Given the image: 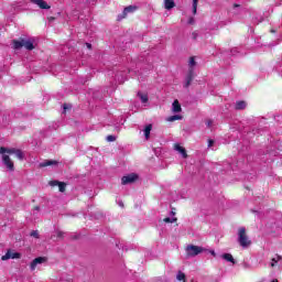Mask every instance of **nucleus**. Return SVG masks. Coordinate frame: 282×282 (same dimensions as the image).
Listing matches in <instances>:
<instances>
[{"label": "nucleus", "mask_w": 282, "mask_h": 282, "mask_svg": "<svg viewBox=\"0 0 282 282\" xmlns=\"http://www.w3.org/2000/svg\"><path fill=\"white\" fill-rule=\"evenodd\" d=\"M0 155L2 158V164L8 169V171H14V162H12V159H10V155H15L18 160H24L25 154H23V151L19 149H8V148H0Z\"/></svg>", "instance_id": "obj_1"}, {"label": "nucleus", "mask_w": 282, "mask_h": 282, "mask_svg": "<svg viewBox=\"0 0 282 282\" xmlns=\"http://www.w3.org/2000/svg\"><path fill=\"white\" fill-rule=\"evenodd\" d=\"M14 50H21V47H25V50L32 51L36 47V41L34 39H26L21 41H13Z\"/></svg>", "instance_id": "obj_2"}, {"label": "nucleus", "mask_w": 282, "mask_h": 282, "mask_svg": "<svg viewBox=\"0 0 282 282\" xmlns=\"http://www.w3.org/2000/svg\"><path fill=\"white\" fill-rule=\"evenodd\" d=\"M238 243L241 248H248L252 241L248 238V234H246V227H240L238 229Z\"/></svg>", "instance_id": "obj_3"}, {"label": "nucleus", "mask_w": 282, "mask_h": 282, "mask_svg": "<svg viewBox=\"0 0 282 282\" xmlns=\"http://www.w3.org/2000/svg\"><path fill=\"white\" fill-rule=\"evenodd\" d=\"M185 252L187 257H197V254H202V252H206V248L195 246V245H188L185 249Z\"/></svg>", "instance_id": "obj_4"}, {"label": "nucleus", "mask_w": 282, "mask_h": 282, "mask_svg": "<svg viewBox=\"0 0 282 282\" xmlns=\"http://www.w3.org/2000/svg\"><path fill=\"white\" fill-rule=\"evenodd\" d=\"M47 262V258L45 257H39L35 258L31 263H30V270L31 272H34V270H36V268H39L40 265H43V263Z\"/></svg>", "instance_id": "obj_5"}, {"label": "nucleus", "mask_w": 282, "mask_h": 282, "mask_svg": "<svg viewBox=\"0 0 282 282\" xmlns=\"http://www.w3.org/2000/svg\"><path fill=\"white\" fill-rule=\"evenodd\" d=\"M137 180L138 174L131 173L121 178V184H123V186H127V184H133V182H135Z\"/></svg>", "instance_id": "obj_6"}, {"label": "nucleus", "mask_w": 282, "mask_h": 282, "mask_svg": "<svg viewBox=\"0 0 282 282\" xmlns=\"http://www.w3.org/2000/svg\"><path fill=\"white\" fill-rule=\"evenodd\" d=\"M270 267L271 268H279L280 270H282V256L275 254L271 259Z\"/></svg>", "instance_id": "obj_7"}, {"label": "nucleus", "mask_w": 282, "mask_h": 282, "mask_svg": "<svg viewBox=\"0 0 282 282\" xmlns=\"http://www.w3.org/2000/svg\"><path fill=\"white\" fill-rule=\"evenodd\" d=\"M21 257V253L14 252L12 250H8L4 256H2V261H8V259H19Z\"/></svg>", "instance_id": "obj_8"}, {"label": "nucleus", "mask_w": 282, "mask_h": 282, "mask_svg": "<svg viewBox=\"0 0 282 282\" xmlns=\"http://www.w3.org/2000/svg\"><path fill=\"white\" fill-rule=\"evenodd\" d=\"M31 2H33L34 6H37V8H40V10H50V8H52L44 0H31Z\"/></svg>", "instance_id": "obj_9"}, {"label": "nucleus", "mask_w": 282, "mask_h": 282, "mask_svg": "<svg viewBox=\"0 0 282 282\" xmlns=\"http://www.w3.org/2000/svg\"><path fill=\"white\" fill-rule=\"evenodd\" d=\"M172 111L173 113H180L182 111V105H180V101L176 99L172 104Z\"/></svg>", "instance_id": "obj_10"}, {"label": "nucleus", "mask_w": 282, "mask_h": 282, "mask_svg": "<svg viewBox=\"0 0 282 282\" xmlns=\"http://www.w3.org/2000/svg\"><path fill=\"white\" fill-rule=\"evenodd\" d=\"M163 6L165 10H173L175 8V0H163Z\"/></svg>", "instance_id": "obj_11"}, {"label": "nucleus", "mask_w": 282, "mask_h": 282, "mask_svg": "<svg viewBox=\"0 0 282 282\" xmlns=\"http://www.w3.org/2000/svg\"><path fill=\"white\" fill-rule=\"evenodd\" d=\"M174 149H175V151L181 153L182 158H184V159L188 158V154H186V149H184L182 145L175 144Z\"/></svg>", "instance_id": "obj_12"}, {"label": "nucleus", "mask_w": 282, "mask_h": 282, "mask_svg": "<svg viewBox=\"0 0 282 282\" xmlns=\"http://www.w3.org/2000/svg\"><path fill=\"white\" fill-rule=\"evenodd\" d=\"M51 186H58L59 193H65V188L67 185L65 183L53 181V182H51Z\"/></svg>", "instance_id": "obj_13"}, {"label": "nucleus", "mask_w": 282, "mask_h": 282, "mask_svg": "<svg viewBox=\"0 0 282 282\" xmlns=\"http://www.w3.org/2000/svg\"><path fill=\"white\" fill-rule=\"evenodd\" d=\"M135 10H137V8L133 6L124 8L122 17H119V19H124V17H127V14H129L131 12H135Z\"/></svg>", "instance_id": "obj_14"}, {"label": "nucleus", "mask_w": 282, "mask_h": 282, "mask_svg": "<svg viewBox=\"0 0 282 282\" xmlns=\"http://www.w3.org/2000/svg\"><path fill=\"white\" fill-rule=\"evenodd\" d=\"M56 164H58L57 161L48 160V161H44V162L40 163V166H41V169H45V166H56Z\"/></svg>", "instance_id": "obj_15"}, {"label": "nucleus", "mask_w": 282, "mask_h": 282, "mask_svg": "<svg viewBox=\"0 0 282 282\" xmlns=\"http://www.w3.org/2000/svg\"><path fill=\"white\" fill-rule=\"evenodd\" d=\"M193 77H194V73L193 69H189L188 75L186 76V83H185V87H189L191 83H193Z\"/></svg>", "instance_id": "obj_16"}, {"label": "nucleus", "mask_w": 282, "mask_h": 282, "mask_svg": "<svg viewBox=\"0 0 282 282\" xmlns=\"http://www.w3.org/2000/svg\"><path fill=\"white\" fill-rule=\"evenodd\" d=\"M225 261H228L229 263L235 264V258L230 253H223L220 256Z\"/></svg>", "instance_id": "obj_17"}, {"label": "nucleus", "mask_w": 282, "mask_h": 282, "mask_svg": "<svg viewBox=\"0 0 282 282\" xmlns=\"http://www.w3.org/2000/svg\"><path fill=\"white\" fill-rule=\"evenodd\" d=\"M153 129V126L148 124L144 130L143 133L145 135V140H149V138L151 137V130Z\"/></svg>", "instance_id": "obj_18"}, {"label": "nucleus", "mask_w": 282, "mask_h": 282, "mask_svg": "<svg viewBox=\"0 0 282 282\" xmlns=\"http://www.w3.org/2000/svg\"><path fill=\"white\" fill-rule=\"evenodd\" d=\"M138 97L140 98L141 102L143 105H145V102H149V95L142 94V93H138Z\"/></svg>", "instance_id": "obj_19"}, {"label": "nucleus", "mask_w": 282, "mask_h": 282, "mask_svg": "<svg viewBox=\"0 0 282 282\" xmlns=\"http://www.w3.org/2000/svg\"><path fill=\"white\" fill-rule=\"evenodd\" d=\"M182 115H174V116H171L169 117L166 120L167 122H175V120H182Z\"/></svg>", "instance_id": "obj_20"}, {"label": "nucleus", "mask_w": 282, "mask_h": 282, "mask_svg": "<svg viewBox=\"0 0 282 282\" xmlns=\"http://www.w3.org/2000/svg\"><path fill=\"white\" fill-rule=\"evenodd\" d=\"M176 279L177 281H183V282H186V274H184V272L182 271H178V273L176 274Z\"/></svg>", "instance_id": "obj_21"}, {"label": "nucleus", "mask_w": 282, "mask_h": 282, "mask_svg": "<svg viewBox=\"0 0 282 282\" xmlns=\"http://www.w3.org/2000/svg\"><path fill=\"white\" fill-rule=\"evenodd\" d=\"M235 107L238 110L246 109V101H237Z\"/></svg>", "instance_id": "obj_22"}, {"label": "nucleus", "mask_w": 282, "mask_h": 282, "mask_svg": "<svg viewBox=\"0 0 282 282\" xmlns=\"http://www.w3.org/2000/svg\"><path fill=\"white\" fill-rule=\"evenodd\" d=\"M163 221L165 224H175V221H177V218L173 217V218H170V217H166L163 219Z\"/></svg>", "instance_id": "obj_23"}, {"label": "nucleus", "mask_w": 282, "mask_h": 282, "mask_svg": "<svg viewBox=\"0 0 282 282\" xmlns=\"http://www.w3.org/2000/svg\"><path fill=\"white\" fill-rule=\"evenodd\" d=\"M188 65H189V69H192L195 67L196 63H195V57H191L188 61Z\"/></svg>", "instance_id": "obj_24"}, {"label": "nucleus", "mask_w": 282, "mask_h": 282, "mask_svg": "<svg viewBox=\"0 0 282 282\" xmlns=\"http://www.w3.org/2000/svg\"><path fill=\"white\" fill-rule=\"evenodd\" d=\"M214 122H215V121H214L213 119H207V120L205 121V124H206L207 129H213Z\"/></svg>", "instance_id": "obj_25"}, {"label": "nucleus", "mask_w": 282, "mask_h": 282, "mask_svg": "<svg viewBox=\"0 0 282 282\" xmlns=\"http://www.w3.org/2000/svg\"><path fill=\"white\" fill-rule=\"evenodd\" d=\"M193 14H197V0H193Z\"/></svg>", "instance_id": "obj_26"}, {"label": "nucleus", "mask_w": 282, "mask_h": 282, "mask_svg": "<svg viewBox=\"0 0 282 282\" xmlns=\"http://www.w3.org/2000/svg\"><path fill=\"white\" fill-rule=\"evenodd\" d=\"M63 235H65L63 231H55L56 239H63Z\"/></svg>", "instance_id": "obj_27"}, {"label": "nucleus", "mask_w": 282, "mask_h": 282, "mask_svg": "<svg viewBox=\"0 0 282 282\" xmlns=\"http://www.w3.org/2000/svg\"><path fill=\"white\" fill-rule=\"evenodd\" d=\"M106 140L107 142H116V135H108Z\"/></svg>", "instance_id": "obj_28"}, {"label": "nucleus", "mask_w": 282, "mask_h": 282, "mask_svg": "<svg viewBox=\"0 0 282 282\" xmlns=\"http://www.w3.org/2000/svg\"><path fill=\"white\" fill-rule=\"evenodd\" d=\"M206 252H209V254H212L213 257H217V252H215V250L210 249H206Z\"/></svg>", "instance_id": "obj_29"}, {"label": "nucleus", "mask_w": 282, "mask_h": 282, "mask_svg": "<svg viewBox=\"0 0 282 282\" xmlns=\"http://www.w3.org/2000/svg\"><path fill=\"white\" fill-rule=\"evenodd\" d=\"M215 144V140H213V139H209L208 140V149H210V147H213Z\"/></svg>", "instance_id": "obj_30"}, {"label": "nucleus", "mask_w": 282, "mask_h": 282, "mask_svg": "<svg viewBox=\"0 0 282 282\" xmlns=\"http://www.w3.org/2000/svg\"><path fill=\"white\" fill-rule=\"evenodd\" d=\"M31 237H35V239H39V231H32Z\"/></svg>", "instance_id": "obj_31"}, {"label": "nucleus", "mask_w": 282, "mask_h": 282, "mask_svg": "<svg viewBox=\"0 0 282 282\" xmlns=\"http://www.w3.org/2000/svg\"><path fill=\"white\" fill-rule=\"evenodd\" d=\"M188 23L189 25H193V23H195V20L193 18H189Z\"/></svg>", "instance_id": "obj_32"}, {"label": "nucleus", "mask_w": 282, "mask_h": 282, "mask_svg": "<svg viewBox=\"0 0 282 282\" xmlns=\"http://www.w3.org/2000/svg\"><path fill=\"white\" fill-rule=\"evenodd\" d=\"M86 46H87L88 50H91V44L86 43Z\"/></svg>", "instance_id": "obj_33"}, {"label": "nucleus", "mask_w": 282, "mask_h": 282, "mask_svg": "<svg viewBox=\"0 0 282 282\" xmlns=\"http://www.w3.org/2000/svg\"><path fill=\"white\" fill-rule=\"evenodd\" d=\"M66 109H69V106L64 105V111H66Z\"/></svg>", "instance_id": "obj_34"}, {"label": "nucleus", "mask_w": 282, "mask_h": 282, "mask_svg": "<svg viewBox=\"0 0 282 282\" xmlns=\"http://www.w3.org/2000/svg\"><path fill=\"white\" fill-rule=\"evenodd\" d=\"M193 39H197V34L195 32L193 33Z\"/></svg>", "instance_id": "obj_35"}, {"label": "nucleus", "mask_w": 282, "mask_h": 282, "mask_svg": "<svg viewBox=\"0 0 282 282\" xmlns=\"http://www.w3.org/2000/svg\"><path fill=\"white\" fill-rule=\"evenodd\" d=\"M119 206H121V207H122V206H124V204L120 203V204H119Z\"/></svg>", "instance_id": "obj_36"}, {"label": "nucleus", "mask_w": 282, "mask_h": 282, "mask_svg": "<svg viewBox=\"0 0 282 282\" xmlns=\"http://www.w3.org/2000/svg\"><path fill=\"white\" fill-rule=\"evenodd\" d=\"M272 282H279V280H272Z\"/></svg>", "instance_id": "obj_37"}, {"label": "nucleus", "mask_w": 282, "mask_h": 282, "mask_svg": "<svg viewBox=\"0 0 282 282\" xmlns=\"http://www.w3.org/2000/svg\"><path fill=\"white\" fill-rule=\"evenodd\" d=\"M172 215H175V212H172Z\"/></svg>", "instance_id": "obj_38"}, {"label": "nucleus", "mask_w": 282, "mask_h": 282, "mask_svg": "<svg viewBox=\"0 0 282 282\" xmlns=\"http://www.w3.org/2000/svg\"><path fill=\"white\" fill-rule=\"evenodd\" d=\"M35 210H39V207H36Z\"/></svg>", "instance_id": "obj_39"}, {"label": "nucleus", "mask_w": 282, "mask_h": 282, "mask_svg": "<svg viewBox=\"0 0 282 282\" xmlns=\"http://www.w3.org/2000/svg\"><path fill=\"white\" fill-rule=\"evenodd\" d=\"M271 32H275L274 30H271Z\"/></svg>", "instance_id": "obj_40"}]
</instances>
